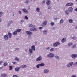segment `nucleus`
I'll list each match as a JSON object with an SVG mask.
<instances>
[{"label":"nucleus","instance_id":"obj_1","mask_svg":"<svg viewBox=\"0 0 77 77\" xmlns=\"http://www.w3.org/2000/svg\"><path fill=\"white\" fill-rule=\"evenodd\" d=\"M48 57H49L52 58L54 56V55L52 53L49 54L48 55H47Z\"/></svg>","mask_w":77,"mask_h":77},{"label":"nucleus","instance_id":"obj_2","mask_svg":"<svg viewBox=\"0 0 77 77\" xmlns=\"http://www.w3.org/2000/svg\"><path fill=\"white\" fill-rule=\"evenodd\" d=\"M60 45V43L59 42H56L53 44V46L54 47H57V45Z\"/></svg>","mask_w":77,"mask_h":77},{"label":"nucleus","instance_id":"obj_3","mask_svg":"<svg viewBox=\"0 0 77 77\" xmlns=\"http://www.w3.org/2000/svg\"><path fill=\"white\" fill-rule=\"evenodd\" d=\"M42 60V57L41 56H39L38 58H37L36 60V61L37 62H39V61H41Z\"/></svg>","mask_w":77,"mask_h":77},{"label":"nucleus","instance_id":"obj_4","mask_svg":"<svg viewBox=\"0 0 77 77\" xmlns=\"http://www.w3.org/2000/svg\"><path fill=\"white\" fill-rule=\"evenodd\" d=\"M47 23V20L45 21L44 23L42 24V27H44V26H46Z\"/></svg>","mask_w":77,"mask_h":77},{"label":"nucleus","instance_id":"obj_5","mask_svg":"<svg viewBox=\"0 0 77 77\" xmlns=\"http://www.w3.org/2000/svg\"><path fill=\"white\" fill-rule=\"evenodd\" d=\"M30 31H34V32H36L37 31V29H36V28L33 27V28H31L30 29Z\"/></svg>","mask_w":77,"mask_h":77},{"label":"nucleus","instance_id":"obj_6","mask_svg":"<svg viewBox=\"0 0 77 77\" xmlns=\"http://www.w3.org/2000/svg\"><path fill=\"white\" fill-rule=\"evenodd\" d=\"M26 32L28 35H33V33L30 31H26Z\"/></svg>","mask_w":77,"mask_h":77},{"label":"nucleus","instance_id":"obj_7","mask_svg":"<svg viewBox=\"0 0 77 77\" xmlns=\"http://www.w3.org/2000/svg\"><path fill=\"white\" fill-rule=\"evenodd\" d=\"M22 10L25 13V14H29V12H28V11H27V10H26V9H23Z\"/></svg>","mask_w":77,"mask_h":77},{"label":"nucleus","instance_id":"obj_8","mask_svg":"<svg viewBox=\"0 0 77 77\" xmlns=\"http://www.w3.org/2000/svg\"><path fill=\"white\" fill-rule=\"evenodd\" d=\"M4 39L6 41H7L9 39V37H8V35H6L4 36Z\"/></svg>","mask_w":77,"mask_h":77},{"label":"nucleus","instance_id":"obj_9","mask_svg":"<svg viewBox=\"0 0 77 77\" xmlns=\"http://www.w3.org/2000/svg\"><path fill=\"white\" fill-rule=\"evenodd\" d=\"M72 65H73V62H71L69 64H68L67 65V66H68V67H69L70 66H72Z\"/></svg>","mask_w":77,"mask_h":77},{"label":"nucleus","instance_id":"obj_10","mask_svg":"<svg viewBox=\"0 0 77 77\" xmlns=\"http://www.w3.org/2000/svg\"><path fill=\"white\" fill-rule=\"evenodd\" d=\"M73 5V3H68L66 4V6H71Z\"/></svg>","mask_w":77,"mask_h":77},{"label":"nucleus","instance_id":"obj_11","mask_svg":"<svg viewBox=\"0 0 77 77\" xmlns=\"http://www.w3.org/2000/svg\"><path fill=\"white\" fill-rule=\"evenodd\" d=\"M73 59H75L76 57H77V55L76 54H72L71 55Z\"/></svg>","mask_w":77,"mask_h":77},{"label":"nucleus","instance_id":"obj_12","mask_svg":"<svg viewBox=\"0 0 77 77\" xmlns=\"http://www.w3.org/2000/svg\"><path fill=\"white\" fill-rule=\"evenodd\" d=\"M31 49L33 51H35V45H33L31 46Z\"/></svg>","mask_w":77,"mask_h":77},{"label":"nucleus","instance_id":"obj_13","mask_svg":"<svg viewBox=\"0 0 77 77\" xmlns=\"http://www.w3.org/2000/svg\"><path fill=\"white\" fill-rule=\"evenodd\" d=\"M68 10L69 12H72V10H73V8H72L70 7L69 8Z\"/></svg>","mask_w":77,"mask_h":77},{"label":"nucleus","instance_id":"obj_14","mask_svg":"<svg viewBox=\"0 0 77 77\" xmlns=\"http://www.w3.org/2000/svg\"><path fill=\"white\" fill-rule=\"evenodd\" d=\"M20 67V68H25L27 67V66L24 65H21Z\"/></svg>","mask_w":77,"mask_h":77},{"label":"nucleus","instance_id":"obj_15","mask_svg":"<svg viewBox=\"0 0 77 77\" xmlns=\"http://www.w3.org/2000/svg\"><path fill=\"white\" fill-rule=\"evenodd\" d=\"M29 27H35V25L29 24Z\"/></svg>","mask_w":77,"mask_h":77},{"label":"nucleus","instance_id":"obj_16","mask_svg":"<svg viewBox=\"0 0 77 77\" xmlns=\"http://www.w3.org/2000/svg\"><path fill=\"white\" fill-rule=\"evenodd\" d=\"M20 67H16L15 69V71H17L18 72L19 71V70H20Z\"/></svg>","mask_w":77,"mask_h":77},{"label":"nucleus","instance_id":"obj_17","mask_svg":"<svg viewBox=\"0 0 77 77\" xmlns=\"http://www.w3.org/2000/svg\"><path fill=\"white\" fill-rule=\"evenodd\" d=\"M66 41V38H64L61 40V42L63 43L65 42Z\"/></svg>","mask_w":77,"mask_h":77},{"label":"nucleus","instance_id":"obj_18","mask_svg":"<svg viewBox=\"0 0 77 77\" xmlns=\"http://www.w3.org/2000/svg\"><path fill=\"white\" fill-rule=\"evenodd\" d=\"M7 76V75L6 74H2L1 75V77H6Z\"/></svg>","mask_w":77,"mask_h":77},{"label":"nucleus","instance_id":"obj_19","mask_svg":"<svg viewBox=\"0 0 77 77\" xmlns=\"http://www.w3.org/2000/svg\"><path fill=\"white\" fill-rule=\"evenodd\" d=\"M50 3H51L50 1V0H48L46 2V4L47 5H49L50 4Z\"/></svg>","mask_w":77,"mask_h":77},{"label":"nucleus","instance_id":"obj_20","mask_svg":"<svg viewBox=\"0 0 77 77\" xmlns=\"http://www.w3.org/2000/svg\"><path fill=\"white\" fill-rule=\"evenodd\" d=\"M29 53L31 54L33 53V50L30 48L29 49Z\"/></svg>","mask_w":77,"mask_h":77},{"label":"nucleus","instance_id":"obj_21","mask_svg":"<svg viewBox=\"0 0 77 77\" xmlns=\"http://www.w3.org/2000/svg\"><path fill=\"white\" fill-rule=\"evenodd\" d=\"M13 35L14 36H15L17 35V32L16 31H14V32L13 33Z\"/></svg>","mask_w":77,"mask_h":77},{"label":"nucleus","instance_id":"obj_22","mask_svg":"<svg viewBox=\"0 0 77 77\" xmlns=\"http://www.w3.org/2000/svg\"><path fill=\"white\" fill-rule=\"evenodd\" d=\"M36 11H37V12H40V9H39V8H37L36 9Z\"/></svg>","mask_w":77,"mask_h":77},{"label":"nucleus","instance_id":"obj_23","mask_svg":"<svg viewBox=\"0 0 77 77\" xmlns=\"http://www.w3.org/2000/svg\"><path fill=\"white\" fill-rule=\"evenodd\" d=\"M8 35L9 38H11V37H12V34L11 33H9L8 34Z\"/></svg>","mask_w":77,"mask_h":77},{"label":"nucleus","instance_id":"obj_24","mask_svg":"<svg viewBox=\"0 0 77 77\" xmlns=\"http://www.w3.org/2000/svg\"><path fill=\"white\" fill-rule=\"evenodd\" d=\"M38 65H39L40 66H43L45 65V64H44V63H42L40 64H38Z\"/></svg>","mask_w":77,"mask_h":77},{"label":"nucleus","instance_id":"obj_25","mask_svg":"<svg viewBox=\"0 0 77 77\" xmlns=\"http://www.w3.org/2000/svg\"><path fill=\"white\" fill-rule=\"evenodd\" d=\"M16 31L17 32H20L21 31V29H17Z\"/></svg>","mask_w":77,"mask_h":77},{"label":"nucleus","instance_id":"obj_26","mask_svg":"<svg viewBox=\"0 0 77 77\" xmlns=\"http://www.w3.org/2000/svg\"><path fill=\"white\" fill-rule=\"evenodd\" d=\"M43 33L45 34V35H46V34H47V31L46 30H45L43 31Z\"/></svg>","mask_w":77,"mask_h":77},{"label":"nucleus","instance_id":"obj_27","mask_svg":"<svg viewBox=\"0 0 77 77\" xmlns=\"http://www.w3.org/2000/svg\"><path fill=\"white\" fill-rule=\"evenodd\" d=\"M11 23H13V21H10V23H9L8 24V26H10V24H11Z\"/></svg>","mask_w":77,"mask_h":77},{"label":"nucleus","instance_id":"obj_28","mask_svg":"<svg viewBox=\"0 0 77 77\" xmlns=\"http://www.w3.org/2000/svg\"><path fill=\"white\" fill-rule=\"evenodd\" d=\"M69 22L70 23H73V20L71 19H69Z\"/></svg>","mask_w":77,"mask_h":77},{"label":"nucleus","instance_id":"obj_29","mask_svg":"<svg viewBox=\"0 0 77 77\" xmlns=\"http://www.w3.org/2000/svg\"><path fill=\"white\" fill-rule=\"evenodd\" d=\"M48 71H49V70H48L45 69L44 70V72L45 73H47V72H48Z\"/></svg>","mask_w":77,"mask_h":77},{"label":"nucleus","instance_id":"obj_30","mask_svg":"<svg viewBox=\"0 0 77 77\" xmlns=\"http://www.w3.org/2000/svg\"><path fill=\"white\" fill-rule=\"evenodd\" d=\"M63 23V19H61L60 21V24H62V23Z\"/></svg>","mask_w":77,"mask_h":77},{"label":"nucleus","instance_id":"obj_31","mask_svg":"<svg viewBox=\"0 0 77 77\" xmlns=\"http://www.w3.org/2000/svg\"><path fill=\"white\" fill-rule=\"evenodd\" d=\"M65 13L67 15H68L69 14V13H68V10H66V11Z\"/></svg>","mask_w":77,"mask_h":77},{"label":"nucleus","instance_id":"obj_32","mask_svg":"<svg viewBox=\"0 0 77 77\" xmlns=\"http://www.w3.org/2000/svg\"><path fill=\"white\" fill-rule=\"evenodd\" d=\"M72 48H75V47H76V45H73L72 46Z\"/></svg>","mask_w":77,"mask_h":77},{"label":"nucleus","instance_id":"obj_33","mask_svg":"<svg viewBox=\"0 0 77 77\" xmlns=\"http://www.w3.org/2000/svg\"><path fill=\"white\" fill-rule=\"evenodd\" d=\"M72 45V43H70L68 44V46L69 47L70 46H71Z\"/></svg>","mask_w":77,"mask_h":77},{"label":"nucleus","instance_id":"obj_34","mask_svg":"<svg viewBox=\"0 0 77 77\" xmlns=\"http://www.w3.org/2000/svg\"><path fill=\"white\" fill-rule=\"evenodd\" d=\"M4 66H6V65H8V63L7 62H5L4 63Z\"/></svg>","mask_w":77,"mask_h":77},{"label":"nucleus","instance_id":"obj_35","mask_svg":"<svg viewBox=\"0 0 77 77\" xmlns=\"http://www.w3.org/2000/svg\"><path fill=\"white\" fill-rule=\"evenodd\" d=\"M31 38H32V37L31 35H29L28 37V39H31Z\"/></svg>","mask_w":77,"mask_h":77},{"label":"nucleus","instance_id":"obj_36","mask_svg":"<svg viewBox=\"0 0 77 77\" xmlns=\"http://www.w3.org/2000/svg\"><path fill=\"white\" fill-rule=\"evenodd\" d=\"M51 26H54V22H51Z\"/></svg>","mask_w":77,"mask_h":77},{"label":"nucleus","instance_id":"obj_37","mask_svg":"<svg viewBox=\"0 0 77 77\" xmlns=\"http://www.w3.org/2000/svg\"><path fill=\"white\" fill-rule=\"evenodd\" d=\"M9 67L10 68L9 69L10 70H12V67L11 66H9Z\"/></svg>","mask_w":77,"mask_h":77},{"label":"nucleus","instance_id":"obj_38","mask_svg":"<svg viewBox=\"0 0 77 77\" xmlns=\"http://www.w3.org/2000/svg\"><path fill=\"white\" fill-rule=\"evenodd\" d=\"M15 60H17V61H19V60H20V59L18 58H17V57H16L15 58Z\"/></svg>","mask_w":77,"mask_h":77},{"label":"nucleus","instance_id":"obj_39","mask_svg":"<svg viewBox=\"0 0 77 77\" xmlns=\"http://www.w3.org/2000/svg\"><path fill=\"white\" fill-rule=\"evenodd\" d=\"M24 19H25V20H28V17L27 16H25L24 17Z\"/></svg>","mask_w":77,"mask_h":77},{"label":"nucleus","instance_id":"obj_40","mask_svg":"<svg viewBox=\"0 0 77 77\" xmlns=\"http://www.w3.org/2000/svg\"><path fill=\"white\" fill-rule=\"evenodd\" d=\"M29 0H26L25 2L26 3H27V4H28L29 2Z\"/></svg>","mask_w":77,"mask_h":77},{"label":"nucleus","instance_id":"obj_41","mask_svg":"<svg viewBox=\"0 0 77 77\" xmlns=\"http://www.w3.org/2000/svg\"><path fill=\"white\" fill-rule=\"evenodd\" d=\"M55 58H56V59H59V57L57 55L55 56Z\"/></svg>","mask_w":77,"mask_h":77},{"label":"nucleus","instance_id":"obj_42","mask_svg":"<svg viewBox=\"0 0 77 77\" xmlns=\"http://www.w3.org/2000/svg\"><path fill=\"white\" fill-rule=\"evenodd\" d=\"M50 51H54V48H51L50 49Z\"/></svg>","mask_w":77,"mask_h":77},{"label":"nucleus","instance_id":"obj_43","mask_svg":"<svg viewBox=\"0 0 77 77\" xmlns=\"http://www.w3.org/2000/svg\"><path fill=\"white\" fill-rule=\"evenodd\" d=\"M3 14V12H0V17L2 15V14Z\"/></svg>","mask_w":77,"mask_h":77},{"label":"nucleus","instance_id":"obj_44","mask_svg":"<svg viewBox=\"0 0 77 77\" xmlns=\"http://www.w3.org/2000/svg\"><path fill=\"white\" fill-rule=\"evenodd\" d=\"M74 66H77V62H75L74 64Z\"/></svg>","mask_w":77,"mask_h":77},{"label":"nucleus","instance_id":"obj_45","mask_svg":"<svg viewBox=\"0 0 77 77\" xmlns=\"http://www.w3.org/2000/svg\"><path fill=\"white\" fill-rule=\"evenodd\" d=\"M36 68H39V65H37L36 66Z\"/></svg>","mask_w":77,"mask_h":77},{"label":"nucleus","instance_id":"obj_46","mask_svg":"<svg viewBox=\"0 0 77 77\" xmlns=\"http://www.w3.org/2000/svg\"><path fill=\"white\" fill-rule=\"evenodd\" d=\"M71 77H76V75H72V76Z\"/></svg>","mask_w":77,"mask_h":77},{"label":"nucleus","instance_id":"obj_47","mask_svg":"<svg viewBox=\"0 0 77 77\" xmlns=\"http://www.w3.org/2000/svg\"><path fill=\"white\" fill-rule=\"evenodd\" d=\"M18 76L17 75H13V77H18Z\"/></svg>","mask_w":77,"mask_h":77},{"label":"nucleus","instance_id":"obj_48","mask_svg":"<svg viewBox=\"0 0 77 77\" xmlns=\"http://www.w3.org/2000/svg\"><path fill=\"white\" fill-rule=\"evenodd\" d=\"M48 9H51V7L50 6H49L48 7Z\"/></svg>","mask_w":77,"mask_h":77},{"label":"nucleus","instance_id":"obj_49","mask_svg":"<svg viewBox=\"0 0 77 77\" xmlns=\"http://www.w3.org/2000/svg\"><path fill=\"white\" fill-rule=\"evenodd\" d=\"M18 12H19V14H21V11H19Z\"/></svg>","mask_w":77,"mask_h":77},{"label":"nucleus","instance_id":"obj_50","mask_svg":"<svg viewBox=\"0 0 77 77\" xmlns=\"http://www.w3.org/2000/svg\"><path fill=\"white\" fill-rule=\"evenodd\" d=\"M3 63V61H0V65H2V63Z\"/></svg>","mask_w":77,"mask_h":77},{"label":"nucleus","instance_id":"obj_51","mask_svg":"<svg viewBox=\"0 0 77 77\" xmlns=\"http://www.w3.org/2000/svg\"><path fill=\"white\" fill-rule=\"evenodd\" d=\"M39 29H42V27H39Z\"/></svg>","mask_w":77,"mask_h":77},{"label":"nucleus","instance_id":"obj_52","mask_svg":"<svg viewBox=\"0 0 77 77\" xmlns=\"http://www.w3.org/2000/svg\"><path fill=\"white\" fill-rule=\"evenodd\" d=\"M75 11H76V12H77V8H76L75 9Z\"/></svg>","mask_w":77,"mask_h":77},{"label":"nucleus","instance_id":"obj_53","mask_svg":"<svg viewBox=\"0 0 77 77\" xmlns=\"http://www.w3.org/2000/svg\"><path fill=\"white\" fill-rule=\"evenodd\" d=\"M21 22L22 23H23V22H24V20H21Z\"/></svg>","mask_w":77,"mask_h":77},{"label":"nucleus","instance_id":"obj_54","mask_svg":"<svg viewBox=\"0 0 77 77\" xmlns=\"http://www.w3.org/2000/svg\"><path fill=\"white\" fill-rule=\"evenodd\" d=\"M12 63L13 64H15V63H16V62H13Z\"/></svg>","mask_w":77,"mask_h":77},{"label":"nucleus","instance_id":"obj_55","mask_svg":"<svg viewBox=\"0 0 77 77\" xmlns=\"http://www.w3.org/2000/svg\"><path fill=\"white\" fill-rule=\"evenodd\" d=\"M46 49L48 50H49V49H50V47H48L47 48H46Z\"/></svg>","mask_w":77,"mask_h":77},{"label":"nucleus","instance_id":"obj_56","mask_svg":"<svg viewBox=\"0 0 77 77\" xmlns=\"http://www.w3.org/2000/svg\"><path fill=\"white\" fill-rule=\"evenodd\" d=\"M75 29H77V26L75 27Z\"/></svg>","mask_w":77,"mask_h":77},{"label":"nucleus","instance_id":"obj_57","mask_svg":"<svg viewBox=\"0 0 77 77\" xmlns=\"http://www.w3.org/2000/svg\"><path fill=\"white\" fill-rule=\"evenodd\" d=\"M45 1H43L42 2L43 3H45Z\"/></svg>","mask_w":77,"mask_h":77},{"label":"nucleus","instance_id":"obj_58","mask_svg":"<svg viewBox=\"0 0 77 77\" xmlns=\"http://www.w3.org/2000/svg\"><path fill=\"white\" fill-rule=\"evenodd\" d=\"M72 39H75V37H72Z\"/></svg>","mask_w":77,"mask_h":77},{"label":"nucleus","instance_id":"obj_59","mask_svg":"<svg viewBox=\"0 0 77 77\" xmlns=\"http://www.w3.org/2000/svg\"><path fill=\"white\" fill-rule=\"evenodd\" d=\"M53 30H54V29H55V27H53Z\"/></svg>","mask_w":77,"mask_h":77},{"label":"nucleus","instance_id":"obj_60","mask_svg":"<svg viewBox=\"0 0 77 77\" xmlns=\"http://www.w3.org/2000/svg\"><path fill=\"white\" fill-rule=\"evenodd\" d=\"M3 68V66H2V67H0V69H2V68Z\"/></svg>","mask_w":77,"mask_h":77},{"label":"nucleus","instance_id":"obj_61","mask_svg":"<svg viewBox=\"0 0 77 77\" xmlns=\"http://www.w3.org/2000/svg\"><path fill=\"white\" fill-rule=\"evenodd\" d=\"M25 51H26V52H27V49H26L25 50Z\"/></svg>","mask_w":77,"mask_h":77},{"label":"nucleus","instance_id":"obj_62","mask_svg":"<svg viewBox=\"0 0 77 77\" xmlns=\"http://www.w3.org/2000/svg\"><path fill=\"white\" fill-rule=\"evenodd\" d=\"M2 21V19H0V22H1Z\"/></svg>","mask_w":77,"mask_h":77},{"label":"nucleus","instance_id":"obj_63","mask_svg":"<svg viewBox=\"0 0 77 77\" xmlns=\"http://www.w3.org/2000/svg\"><path fill=\"white\" fill-rule=\"evenodd\" d=\"M55 20H57V18H55Z\"/></svg>","mask_w":77,"mask_h":77},{"label":"nucleus","instance_id":"obj_64","mask_svg":"<svg viewBox=\"0 0 77 77\" xmlns=\"http://www.w3.org/2000/svg\"><path fill=\"white\" fill-rule=\"evenodd\" d=\"M17 39H18V38H17Z\"/></svg>","mask_w":77,"mask_h":77}]
</instances>
